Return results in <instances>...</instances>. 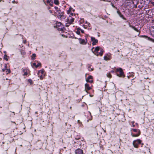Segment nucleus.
<instances>
[{
	"mask_svg": "<svg viewBox=\"0 0 154 154\" xmlns=\"http://www.w3.org/2000/svg\"><path fill=\"white\" fill-rule=\"evenodd\" d=\"M64 14L63 12H59L57 14V16H60V15H61V14Z\"/></svg>",
	"mask_w": 154,
	"mask_h": 154,
	"instance_id": "nucleus-24",
	"label": "nucleus"
},
{
	"mask_svg": "<svg viewBox=\"0 0 154 154\" xmlns=\"http://www.w3.org/2000/svg\"><path fill=\"white\" fill-rule=\"evenodd\" d=\"M93 70V69H91V71H92V70Z\"/></svg>",
	"mask_w": 154,
	"mask_h": 154,
	"instance_id": "nucleus-50",
	"label": "nucleus"
},
{
	"mask_svg": "<svg viewBox=\"0 0 154 154\" xmlns=\"http://www.w3.org/2000/svg\"><path fill=\"white\" fill-rule=\"evenodd\" d=\"M54 3L56 5H58L59 4V2L58 0H54Z\"/></svg>",
	"mask_w": 154,
	"mask_h": 154,
	"instance_id": "nucleus-21",
	"label": "nucleus"
},
{
	"mask_svg": "<svg viewBox=\"0 0 154 154\" xmlns=\"http://www.w3.org/2000/svg\"><path fill=\"white\" fill-rule=\"evenodd\" d=\"M41 65V63H38V64L37 65H36V67L37 68L39 66H40Z\"/></svg>",
	"mask_w": 154,
	"mask_h": 154,
	"instance_id": "nucleus-30",
	"label": "nucleus"
},
{
	"mask_svg": "<svg viewBox=\"0 0 154 154\" xmlns=\"http://www.w3.org/2000/svg\"><path fill=\"white\" fill-rule=\"evenodd\" d=\"M74 18H72L71 16H69L66 20V21L68 23H69V24H71L74 21Z\"/></svg>",
	"mask_w": 154,
	"mask_h": 154,
	"instance_id": "nucleus-5",
	"label": "nucleus"
},
{
	"mask_svg": "<svg viewBox=\"0 0 154 154\" xmlns=\"http://www.w3.org/2000/svg\"><path fill=\"white\" fill-rule=\"evenodd\" d=\"M32 65L34 66H35L36 67V63H33Z\"/></svg>",
	"mask_w": 154,
	"mask_h": 154,
	"instance_id": "nucleus-38",
	"label": "nucleus"
},
{
	"mask_svg": "<svg viewBox=\"0 0 154 154\" xmlns=\"http://www.w3.org/2000/svg\"><path fill=\"white\" fill-rule=\"evenodd\" d=\"M91 40L93 42L92 44L93 45H96L98 42V40L96 39L94 37H91Z\"/></svg>",
	"mask_w": 154,
	"mask_h": 154,
	"instance_id": "nucleus-7",
	"label": "nucleus"
},
{
	"mask_svg": "<svg viewBox=\"0 0 154 154\" xmlns=\"http://www.w3.org/2000/svg\"><path fill=\"white\" fill-rule=\"evenodd\" d=\"M88 25L89 27H90V23H89L88 24Z\"/></svg>",
	"mask_w": 154,
	"mask_h": 154,
	"instance_id": "nucleus-41",
	"label": "nucleus"
},
{
	"mask_svg": "<svg viewBox=\"0 0 154 154\" xmlns=\"http://www.w3.org/2000/svg\"><path fill=\"white\" fill-rule=\"evenodd\" d=\"M58 18L60 19L61 20H62L66 18V17L64 15V14H61L60 16H57Z\"/></svg>",
	"mask_w": 154,
	"mask_h": 154,
	"instance_id": "nucleus-11",
	"label": "nucleus"
},
{
	"mask_svg": "<svg viewBox=\"0 0 154 154\" xmlns=\"http://www.w3.org/2000/svg\"><path fill=\"white\" fill-rule=\"evenodd\" d=\"M7 64H5V69L6 70V69H6L7 68Z\"/></svg>",
	"mask_w": 154,
	"mask_h": 154,
	"instance_id": "nucleus-36",
	"label": "nucleus"
},
{
	"mask_svg": "<svg viewBox=\"0 0 154 154\" xmlns=\"http://www.w3.org/2000/svg\"><path fill=\"white\" fill-rule=\"evenodd\" d=\"M70 24H69V23H66V26H67V27H68L69 26V25Z\"/></svg>",
	"mask_w": 154,
	"mask_h": 154,
	"instance_id": "nucleus-37",
	"label": "nucleus"
},
{
	"mask_svg": "<svg viewBox=\"0 0 154 154\" xmlns=\"http://www.w3.org/2000/svg\"><path fill=\"white\" fill-rule=\"evenodd\" d=\"M132 130H133V131L134 132H137L138 133V131H140L139 130L135 129H132Z\"/></svg>",
	"mask_w": 154,
	"mask_h": 154,
	"instance_id": "nucleus-22",
	"label": "nucleus"
},
{
	"mask_svg": "<svg viewBox=\"0 0 154 154\" xmlns=\"http://www.w3.org/2000/svg\"><path fill=\"white\" fill-rule=\"evenodd\" d=\"M85 90L87 89L88 90H90L91 89V88L89 86V85L88 84L86 83L85 85Z\"/></svg>",
	"mask_w": 154,
	"mask_h": 154,
	"instance_id": "nucleus-15",
	"label": "nucleus"
},
{
	"mask_svg": "<svg viewBox=\"0 0 154 154\" xmlns=\"http://www.w3.org/2000/svg\"><path fill=\"white\" fill-rule=\"evenodd\" d=\"M12 2L13 3H14L15 2V1L14 0L13 1V2Z\"/></svg>",
	"mask_w": 154,
	"mask_h": 154,
	"instance_id": "nucleus-46",
	"label": "nucleus"
},
{
	"mask_svg": "<svg viewBox=\"0 0 154 154\" xmlns=\"http://www.w3.org/2000/svg\"><path fill=\"white\" fill-rule=\"evenodd\" d=\"M7 71L6 72H7V74H8V73H10L11 72V71L10 69H6Z\"/></svg>",
	"mask_w": 154,
	"mask_h": 154,
	"instance_id": "nucleus-29",
	"label": "nucleus"
},
{
	"mask_svg": "<svg viewBox=\"0 0 154 154\" xmlns=\"http://www.w3.org/2000/svg\"><path fill=\"white\" fill-rule=\"evenodd\" d=\"M49 12H50V13H52V11H51V10H50L49 11Z\"/></svg>",
	"mask_w": 154,
	"mask_h": 154,
	"instance_id": "nucleus-42",
	"label": "nucleus"
},
{
	"mask_svg": "<svg viewBox=\"0 0 154 154\" xmlns=\"http://www.w3.org/2000/svg\"><path fill=\"white\" fill-rule=\"evenodd\" d=\"M141 142L142 141L139 139L134 140L133 143L134 147L136 148H138V145L139 144H141Z\"/></svg>",
	"mask_w": 154,
	"mask_h": 154,
	"instance_id": "nucleus-4",
	"label": "nucleus"
},
{
	"mask_svg": "<svg viewBox=\"0 0 154 154\" xmlns=\"http://www.w3.org/2000/svg\"><path fill=\"white\" fill-rule=\"evenodd\" d=\"M99 50H100V48L99 47H97L95 48V50H94V51H95V52H96L95 53V54L97 56H99V54H98V51H99Z\"/></svg>",
	"mask_w": 154,
	"mask_h": 154,
	"instance_id": "nucleus-12",
	"label": "nucleus"
},
{
	"mask_svg": "<svg viewBox=\"0 0 154 154\" xmlns=\"http://www.w3.org/2000/svg\"><path fill=\"white\" fill-rule=\"evenodd\" d=\"M8 56L6 55H4V59L6 60H8V59L7 58Z\"/></svg>",
	"mask_w": 154,
	"mask_h": 154,
	"instance_id": "nucleus-26",
	"label": "nucleus"
},
{
	"mask_svg": "<svg viewBox=\"0 0 154 154\" xmlns=\"http://www.w3.org/2000/svg\"><path fill=\"white\" fill-rule=\"evenodd\" d=\"M36 57V54H32V55L31 56V59L32 60H34L35 58V57Z\"/></svg>",
	"mask_w": 154,
	"mask_h": 154,
	"instance_id": "nucleus-19",
	"label": "nucleus"
},
{
	"mask_svg": "<svg viewBox=\"0 0 154 154\" xmlns=\"http://www.w3.org/2000/svg\"><path fill=\"white\" fill-rule=\"evenodd\" d=\"M71 9H72L71 8H69V10L67 11V13L68 14H70L71 13Z\"/></svg>",
	"mask_w": 154,
	"mask_h": 154,
	"instance_id": "nucleus-25",
	"label": "nucleus"
},
{
	"mask_svg": "<svg viewBox=\"0 0 154 154\" xmlns=\"http://www.w3.org/2000/svg\"><path fill=\"white\" fill-rule=\"evenodd\" d=\"M107 55L108 56V57H107L106 56H105L104 57V59L106 60H110V58H109V55L108 54H107Z\"/></svg>",
	"mask_w": 154,
	"mask_h": 154,
	"instance_id": "nucleus-17",
	"label": "nucleus"
},
{
	"mask_svg": "<svg viewBox=\"0 0 154 154\" xmlns=\"http://www.w3.org/2000/svg\"><path fill=\"white\" fill-rule=\"evenodd\" d=\"M116 71L117 72H119V74L117 73V75L118 76L120 77H124L125 75L124 74V72L123 71V70L121 68H120L119 69H116Z\"/></svg>",
	"mask_w": 154,
	"mask_h": 154,
	"instance_id": "nucleus-3",
	"label": "nucleus"
},
{
	"mask_svg": "<svg viewBox=\"0 0 154 154\" xmlns=\"http://www.w3.org/2000/svg\"><path fill=\"white\" fill-rule=\"evenodd\" d=\"M111 72H114V71H111Z\"/></svg>",
	"mask_w": 154,
	"mask_h": 154,
	"instance_id": "nucleus-51",
	"label": "nucleus"
},
{
	"mask_svg": "<svg viewBox=\"0 0 154 154\" xmlns=\"http://www.w3.org/2000/svg\"><path fill=\"white\" fill-rule=\"evenodd\" d=\"M131 123H132L133 124L134 123V121H133V122H131Z\"/></svg>",
	"mask_w": 154,
	"mask_h": 154,
	"instance_id": "nucleus-47",
	"label": "nucleus"
},
{
	"mask_svg": "<svg viewBox=\"0 0 154 154\" xmlns=\"http://www.w3.org/2000/svg\"><path fill=\"white\" fill-rule=\"evenodd\" d=\"M103 49L100 50V52H98V54H99V55H100V56H102L103 54Z\"/></svg>",
	"mask_w": 154,
	"mask_h": 154,
	"instance_id": "nucleus-20",
	"label": "nucleus"
},
{
	"mask_svg": "<svg viewBox=\"0 0 154 154\" xmlns=\"http://www.w3.org/2000/svg\"><path fill=\"white\" fill-rule=\"evenodd\" d=\"M79 40L80 44L83 45H85L86 44L87 42V39L85 40L84 39H82L81 38H79Z\"/></svg>",
	"mask_w": 154,
	"mask_h": 154,
	"instance_id": "nucleus-6",
	"label": "nucleus"
},
{
	"mask_svg": "<svg viewBox=\"0 0 154 154\" xmlns=\"http://www.w3.org/2000/svg\"><path fill=\"white\" fill-rule=\"evenodd\" d=\"M152 34L153 35L154 37V31L153 32H152Z\"/></svg>",
	"mask_w": 154,
	"mask_h": 154,
	"instance_id": "nucleus-40",
	"label": "nucleus"
},
{
	"mask_svg": "<svg viewBox=\"0 0 154 154\" xmlns=\"http://www.w3.org/2000/svg\"><path fill=\"white\" fill-rule=\"evenodd\" d=\"M53 2L52 0H48L47 1V2L48 3H49L51 2Z\"/></svg>",
	"mask_w": 154,
	"mask_h": 154,
	"instance_id": "nucleus-28",
	"label": "nucleus"
},
{
	"mask_svg": "<svg viewBox=\"0 0 154 154\" xmlns=\"http://www.w3.org/2000/svg\"><path fill=\"white\" fill-rule=\"evenodd\" d=\"M89 68H90V66H89L88 67V69H89L88 70H89Z\"/></svg>",
	"mask_w": 154,
	"mask_h": 154,
	"instance_id": "nucleus-49",
	"label": "nucleus"
},
{
	"mask_svg": "<svg viewBox=\"0 0 154 154\" xmlns=\"http://www.w3.org/2000/svg\"><path fill=\"white\" fill-rule=\"evenodd\" d=\"M142 37H143L146 38V39H147L149 40V41H151L152 42H154V39H153L150 38L147 36H146V35H142Z\"/></svg>",
	"mask_w": 154,
	"mask_h": 154,
	"instance_id": "nucleus-13",
	"label": "nucleus"
},
{
	"mask_svg": "<svg viewBox=\"0 0 154 154\" xmlns=\"http://www.w3.org/2000/svg\"><path fill=\"white\" fill-rule=\"evenodd\" d=\"M92 77L91 75H90L86 79V81L87 82L92 83L93 82V80H92Z\"/></svg>",
	"mask_w": 154,
	"mask_h": 154,
	"instance_id": "nucleus-8",
	"label": "nucleus"
},
{
	"mask_svg": "<svg viewBox=\"0 0 154 154\" xmlns=\"http://www.w3.org/2000/svg\"><path fill=\"white\" fill-rule=\"evenodd\" d=\"M28 82L30 83L31 84L32 82V80L30 79H29L28 80Z\"/></svg>",
	"mask_w": 154,
	"mask_h": 154,
	"instance_id": "nucleus-34",
	"label": "nucleus"
},
{
	"mask_svg": "<svg viewBox=\"0 0 154 154\" xmlns=\"http://www.w3.org/2000/svg\"><path fill=\"white\" fill-rule=\"evenodd\" d=\"M107 76L108 77L111 78L112 77V75L110 73H108L107 74Z\"/></svg>",
	"mask_w": 154,
	"mask_h": 154,
	"instance_id": "nucleus-23",
	"label": "nucleus"
},
{
	"mask_svg": "<svg viewBox=\"0 0 154 154\" xmlns=\"http://www.w3.org/2000/svg\"><path fill=\"white\" fill-rule=\"evenodd\" d=\"M88 121H89L88 120H87V121L88 122Z\"/></svg>",
	"mask_w": 154,
	"mask_h": 154,
	"instance_id": "nucleus-56",
	"label": "nucleus"
},
{
	"mask_svg": "<svg viewBox=\"0 0 154 154\" xmlns=\"http://www.w3.org/2000/svg\"><path fill=\"white\" fill-rule=\"evenodd\" d=\"M141 147L140 148V150L142 152L145 153L146 152H148L149 151V148L145 146L143 143H141Z\"/></svg>",
	"mask_w": 154,
	"mask_h": 154,
	"instance_id": "nucleus-1",
	"label": "nucleus"
},
{
	"mask_svg": "<svg viewBox=\"0 0 154 154\" xmlns=\"http://www.w3.org/2000/svg\"><path fill=\"white\" fill-rule=\"evenodd\" d=\"M70 109H72V107H71H71H70Z\"/></svg>",
	"mask_w": 154,
	"mask_h": 154,
	"instance_id": "nucleus-54",
	"label": "nucleus"
},
{
	"mask_svg": "<svg viewBox=\"0 0 154 154\" xmlns=\"http://www.w3.org/2000/svg\"><path fill=\"white\" fill-rule=\"evenodd\" d=\"M129 26L130 27L132 28H133L135 31H137V32H139V35L140 34V31H139V30H138L134 26H132V25H129Z\"/></svg>",
	"mask_w": 154,
	"mask_h": 154,
	"instance_id": "nucleus-14",
	"label": "nucleus"
},
{
	"mask_svg": "<svg viewBox=\"0 0 154 154\" xmlns=\"http://www.w3.org/2000/svg\"><path fill=\"white\" fill-rule=\"evenodd\" d=\"M56 26L58 28L59 30L63 31L65 29L62 23L60 22H56Z\"/></svg>",
	"mask_w": 154,
	"mask_h": 154,
	"instance_id": "nucleus-2",
	"label": "nucleus"
},
{
	"mask_svg": "<svg viewBox=\"0 0 154 154\" xmlns=\"http://www.w3.org/2000/svg\"><path fill=\"white\" fill-rule=\"evenodd\" d=\"M75 153L76 154H82L83 152L82 150L78 149L75 151Z\"/></svg>",
	"mask_w": 154,
	"mask_h": 154,
	"instance_id": "nucleus-9",
	"label": "nucleus"
},
{
	"mask_svg": "<svg viewBox=\"0 0 154 154\" xmlns=\"http://www.w3.org/2000/svg\"><path fill=\"white\" fill-rule=\"evenodd\" d=\"M2 70H3V72H4V71H5V69H2Z\"/></svg>",
	"mask_w": 154,
	"mask_h": 154,
	"instance_id": "nucleus-48",
	"label": "nucleus"
},
{
	"mask_svg": "<svg viewBox=\"0 0 154 154\" xmlns=\"http://www.w3.org/2000/svg\"><path fill=\"white\" fill-rule=\"evenodd\" d=\"M22 71L24 73L26 72V71H27V69L22 68Z\"/></svg>",
	"mask_w": 154,
	"mask_h": 154,
	"instance_id": "nucleus-32",
	"label": "nucleus"
},
{
	"mask_svg": "<svg viewBox=\"0 0 154 154\" xmlns=\"http://www.w3.org/2000/svg\"><path fill=\"white\" fill-rule=\"evenodd\" d=\"M118 51L119 52V50Z\"/></svg>",
	"mask_w": 154,
	"mask_h": 154,
	"instance_id": "nucleus-58",
	"label": "nucleus"
},
{
	"mask_svg": "<svg viewBox=\"0 0 154 154\" xmlns=\"http://www.w3.org/2000/svg\"><path fill=\"white\" fill-rule=\"evenodd\" d=\"M54 8H55V9L57 10L56 11L57 12L58 11H60L59 9V10H58V7H54Z\"/></svg>",
	"mask_w": 154,
	"mask_h": 154,
	"instance_id": "nucleus-27",
	"label": "nucleus"
},
{
	"mask_svg": "<svg viewBox=\"0 0 154 154\" xmlns=\"http://www.w3.org/2000/svg\"><path fill=\"white\" fill-rule=\"evenodd\" d=\"M28 74L27 72V71H26V72L24 73L23 74V75H26Z\"/></svg>",
	"mask_w": 154,
	"mask_h": 154,
	"instance_id": "nucleus-33",
	"label": "nucleus"
},
{
	"mask_svg": "<svg viewBox=\"0 0 154 154\" xmlns=\"http://www.w3.org/2000/svg\"><path fill=\"white\" fill-rule=\"evenodd\" d=\"M1 1H2V0H0V2H1Z\"/></svg>",
	"mask_w": 154,
	"mask_h": 154,
	"instance_id": "nucleus-57",
	"label": "nucleus"
},
{
	"mask_svg": "<svg viewBox=\"0 0 154 154\" xmlns=\"http://www.w3.org/2000/svg\"><path fill=\"white\" fill-rule=\"evenodd\" d=\"M132 126L133 127H135V125H134V124H133Z\"/></svg>",
	"mask_w": 154,
	"mask_h": 154,
	"instance_id": "nucleus-45",
	"label": "nucleus"
},
{
	"mask_svg": "<svg viewBox=\"0 0 154 154\" xmlns=\"http://www.w3.org/2000/svg\"><path fill=\"white\" fill-rule=\"evenodd\" d=\"M78 123H79V122H80V121H79V120H78Z\"/></svg>",
	"mask_w": 154,
	"mask_h": 154,
	"instance_id": "nucleus-52",
	"label": "nucleus"
},
{
	"mask_svg": "<svg viewBox=\"0 0 154 154\" xmlns=\"http://www.w3.org/2000/svg\"><path fill=\"white\" fill-rule=\"evenodd\" d=\"M79 29V30L80 29V28H78L77 29V30Z\"/></svg>",
	"mask_w": 154,
	"mask_h": 154,
	"instance_id": "nucleus-43",
	"label": "nucleus"
},
{
	"mask_svg": "<svg viewBox=\"0 0 154 154\" xmlns=\"http://www.w3.org/2000/svg\"><path fill=\"white\" fill-rule=\"evenodd\" d=\"M8 114L10 115V116L14 117V116L15 115V113L14 112H11L10 111L9 113Z\"/></svg>",
	"mask_w": 154,
	"mask_h": 154,
	"instance_id": "nucleus-18",
	"label": "nucleus"
},
{
	"mask_svg": "<svg viewBox=\"0 0 154 154\" xmlns=\"http://www.w3.org/2000/svg\"><path fill=\"white\" fill-rule=\"evenodd\" d=\"M117 13L121 18L124 20H126V19L123 16V15L122 14L121 12L119 11H117Z\"/></svg>",
	"mask_w": 154,
	"mask_h": 154,
	"instance_id": "nucleus-10",
	"label": "nucleus"
},
{
	"mask_svg": "<svg viewBox=\"0 0 154 154\" xmlns=\"http://www.w3.org/2000/svg\"><path fill=\"white\" fill-rule=\"evenodd\" d=\"M49 5L50 6H52L53 5V2H51V3H49Z\"/></svg>",
	"mask_w": 154,
	"mask_h": 154,
	"instance_id": "nucleus-35",
	"label": "nucleus"
},
{
	"mask_svg": "<svg viewBox=\"0 0 154 154\" xmlns=\"http://www.w3.org/2000/svg\"><path fill=\"white\" fill-rule=\"evenodd\" d=\"M70 14H71L72 15H73V13H72L71 12V13Z\"/></svg>",
	"mask_w": 154,
	"mask_h": 154,
	"instance_id": "nucleus-44",
	"label": "nucleus"
},
{
	"mask_svg": "<svg viewBox=\"0 0 154 154\" xmlns=\"http://www.w3.org/2000/svg\"><path fill=\"white\" fill-rule=\"evenodd\" d=\"M12 122L14 123V124L15 125H16V123H15V122Z\"/></svg>",
	"mask_w": 154,
	"mask_h": 154,
	"instance_id": "nucleus-53",
	"label": "nucleus"
},
{
	"mask_svg": "<svg viewBox=\"0 0 154 154\" xmlns=\"http://www.w3.org/2000/svg\"><path fill=\"white\" fill-rule=\"evenodd\" d=\"M81 30V32L82 33H84V30H82V29H80Z\"/></svg>",
	"mask_w": 154,
	"mask_h": 154,
	"instance_id": "nucleus-39",
	"label": "nucleus"
},
{
	"mask_svg": "<svg viewBox=\"0 0 154 154\" xmlns=\"http://www.w3.org/2000/svg\"><path fill=\"white\" fill-rule=\"evenodd\" d=\"M76 33L78 35H79L80 34V32L79 29L77 30L76 31Z\"/></svg>",
	"mask_w": 154,
	"mask_h": 154,
	"instance_id": "nucleus-31",
	"label": "nucleus"
},
{
	"mask_svg": "<svg viewBox=\"0 0 154 154\" xmlns=\"http://www.w3.org/2000/svg\"><path fill=\"white\" fill-rule=\"evenodd\" d=\"M140 134V131H138V133L137 134H131L132 136L133 137H136L138 136Z\"/></svg>",
	"mask_w": 154,
	"mask_h": 154,
	"instance_id": "nucleus-16",
	"label": "nucleus"
},
{
	"mask_svg": "<svg viewBox=\"0 0 154 154\" xmlns=\"http://www.w3.org/2000/svg\"><path fill=\"white\" fill-rule=\"evenodd\" d=\"M43 71H42V74L43 73Z\"/></svg>",
	"mask_w": 154,
	"mask_h": 154,
	"instance_id": "nucleus-55",
	"label": "nucleus"
}]
</instances>
